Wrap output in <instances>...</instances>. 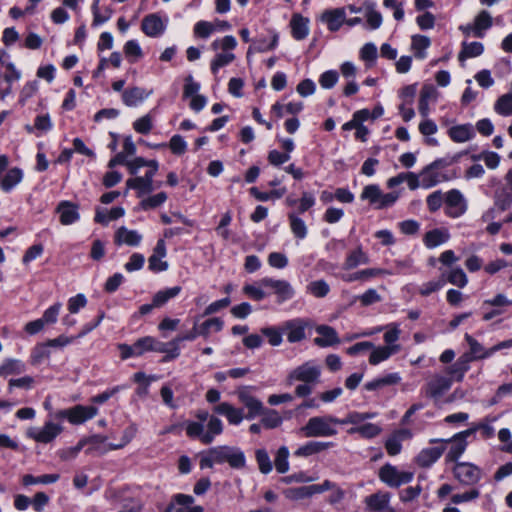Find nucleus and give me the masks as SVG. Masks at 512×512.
Segmentation results:
<instances>
[{
    "label": "nucleus",
    "instance_id": "nucleus-13",
    "mask_svg": "<svg viewBox=\"0 0 512 512\" xmlns=\"http://www.w3.org/2000/svg\"><path fill=\"white\" fill-rule=\"evenodd\" d=\"M22 73L15 64H8L7 69H0V99L13 93V84L21 79Z\"/></svg>",
    "mask_w": 512,
    "mask_h": 512
},
{
    "label": "nucleus",
    "instance_id": "nucleus-20",
    "mask_svg": "<svg viewBox=\"0 0 512 512\" xmlns=\"http://www.w3.org/2000/svg\"><path fill=\"white\" fill-rule=\"evenodd\" d=\"M79 207L77 204L70 201H61L56 211L59 214L60 223L62 225H71L79 220L80 215L78 211Z\"/></svg>",
    "mask_w": 512,
    "mask_h": 512
},
{
    "label": "nucleus",
    "instance_id": "nucleus-18",
    "mask_svg": "<svg viewBox=\"0 0 512 512\" xmlns=\"http://www.w3.org/2000/svg\"><path fill=\"white\" fill-rule=\"evenodd\" d=\"M451 385V378L436 375L426 385V396L438 399L451 388Z\"/></svg>",
    "mask_w": 512,
    "mask_h": 512
},
{
    "label": "nucleus",
    "instance_id": "nucleus-16",
    "mask_svg": "<svg viewBox=\"0 0 512 512\" xmlns=\"http://www.w3.org/2000/svg\"><path fill=\"white\" fill-rule=\"evenodd\" d=\"M346 8L326 9L320 16V21L326 24L327 29L331 32L338 31L346 21Z\"/></svg>",
    "mask_w": 512,
    "mask_h": 512
},
{
    "label": "nucleus",
    "instance_id": "nucleus-40",
    "mask_svg": "<svg viewBox=\"0 0 512 512\" xmlns=\"http://www.w3.org/2000/svg\"><path fill=\"white\" fill-rule=\"evenodd\" d=\"M59 474H44L40 476H34L32 474H25L21 478V482L24 486L36 485V484H52L59 480Z\"/></svg>",
    "mask_w": 512,
    "mask_h": 512
},
{
    "label": "nucleus",
    "instance_id": "nucleus-26",
    "mask_svg": "<svg viewBox=\"0 0 512 512\" xmlns=\"http://www.w3.org/2000/svg\"><path fill=\"white\" fill-rule=\"evenodd\" d=\"M309 20L300 14L293 15L290 26L291 33L295 40H303L309 34Z\"/></svg>",
    "mask_w": 512,
    "mask_h": 512
},
{
    "label": "nucleus",
    "instance_id": "nucleus-50",
    "mask_svg": "<svg viewBox=\"0 0 512 512\" xmlns=\"http://www.w3.org/2000/svg\"><path fill=\"white\" fill-rule=\"evenodd\" d=\"M216 31V25L212 22L200 20L193 27V35L198 39H207Z\"/></svg>",
    "mask_w": 512,
    "mask_h": 512
},
{
    "label": "nucleus",
    "instance_id": "nucleus-35",
    "mask_svg": "<svg viewBox=\"0 0 512 512\" xmlns=\"http://www.w3.org/2000/svg\"><path fill=\"white\" fill-rule=\"evenodd\" d=\"M473 23L476 28L475 37L483 38L485 32L492 27L493 19L488 11L482 10L476 15Z\"/></svg>",
    "mask_w": 512,
    "mask_h": 512
},
{
    "label": "nucleus",
    "instance_id": "nucleus-60",
    "mask_svg": "<svg viewBox=\"0 0 512 512\" xmlns=\"http://www.w3.org/2000/svg\"><path fill=\"white\" fill-rule=\"evenodd\" d=\"M261 333L267 337L268 339V342L271 346H279L283 339H282V335H283V331H282V326H280L279 328L277 327H264L261 329Z\"/></svg>",
    "mask_w": 512,
    "mask_h": 512
},
{
    "label": "nucleus",
    "instance_id": "nucleus-28",
    "mask_svg": "<svg viewBox=\"0 0 512 512\" xmlns=\"http://www.w3.org/2000/svg\"><path fill=\"white\" fill-rule=\"evenodd\" d=\"M127 189H134L137 191V196L142 197L145 194L151 193L154 190L153 181L144 176H136L126 181Z\"/></svg>",
    "mask_w": 512,
    "mask_h": 512
},
{
    "label": "nucleus",
    "instance_id": "nucleus-32",
    "mask_svg": "<svg viewBox=\"0 0 512 512\" xmlns=\"http://www.w3.org/2000/svg\"><path fill=\"white\" fill-rule=\"evenodd\" d=\"M400 381H401V377H400L399 373L394 372V373H389L383 377H380V378H377V379L367 382L364 385V388L367 391H375V390L381 389L386 386L396 385V384L400 383Z\"/></svg>",
    "mask_w": 512,
    "mask_h": 512
},
{
    "label": "nucleus",
    "instance_id": "nucleus-10",
    "mask_svg": "<svg viewBox=\"0 0 512 512\" xmlns=\"http://www.w3.org/2000/svg\"><path fill=\"white\" fill-rule=\"evenodd\" d=\"M281 326L287 341L289 343H297L306 338V329L309 326V322L303 318H294L283 322Z\"/></svg>",
    "mask_w": 512,
    "mask_h": 512
},
{
    "label": "nucleus",
    "instance_id": "nucleus-43",
    "mask_svg": "<svg viewBox=\"0 0 512 512\" xmlns=\"http://www.w3.org/2000/svg\"><path fill=\"white\" fill-rule=\"evenodd\" d=\"M484 52V46L481 42H463L462 50L458 55L459 61L467 58H474L480 56Z\"/></svg>",
    "mask_w": 512,
    "mask_h": 512
},
{
    "label": "nucleus",
    "instance_id": "nucleus-7",
    "mask_svg": "<svg viewBox=\"0 0 512 512\" xmlns=\"http://www.w3.org/2000/svg\"><path fill=\"white\" fill-rule=\"evenodd\" d=\"M378 477L387 486L397 488L410 483L413 480L414 473L410 471H400L396 466L386 463L379 469Z\"/></svg>",
    "mask_w": 512,
    "mask_h": 512
},
{
    "label": "nucleus",
    "instance_id": "nucleus-9",
    "mask_svg": "<svg viewBox=\"0 0 512 512\" xmlns=\"http://www.w3.org/2000/svg\"><path fill=\"white\" fill-rule=\"evenodd\" d=\"M454 477L463 485H474L481 479V469L469 462H456L453 467Z\"/></svg>",
    "mask_w": 512,
    "mask_h": 512
},
{
    "label": "nucleus",
    "instance_id": "nucleus-39",
    "mask_svg": "<svg viewBox=\"0 0 512 512\" xmlns=\"http://www.w3.org/2000/svg\"><path fill=\"white\" fill-rule=\"evenodd\" d=\"M382 429L380 426L373 423H366L363 425L351 427L347 432L350 435L359 434L361 437L371 439L378 436Z\"/></svg>",
    "mask_w": 512,
    "mask_h": 512
},
{
    "label": "nucleus",
    "instance_id": "nucleus-3",
    "mask_svg": "<svg viewBox=\"0 0 512 512\" xmlns=\"http://www.w3.org/2000/svg\"><path fill=\"white\" fill-rule=\"evenodd\" d=\"M336 424H339V418L334 416H314L307 421L301 431L306 437H331L338 433Z\"/></svg>",
    "mask_w": 512,
    "mask_h": 512
},
{
    "label": "nucleus",
    "instance_id": "nucleus-15",
    "mask_svg": "<svg viewBox=\"0 0 512 512\" xmlns=\"http://www.w3.org/2000/svg\"><path fill=\"white\" fill-rule=\"evenodd\" d=\"M430 444H441L446 446V444H451L450 448L446 454V462H457V460L461 457V455L465 452L467 448V441L460 440L455 435L449 439H439L433 438L429 440Z\"/></svg>",
    "mask_w": 512,
    "mask_h": 512
},
{
    "label": "nucleus",
    "instance_id": "nucleus-45",
    "mask_svg": "<svg viewBox=\"0 0 512 512\" xmlns=\"http://www.w3.org/2000/svg\"><path fill=\"white\" fill-rule=\"evenodd\" d=\"M368 263V256L362 251L361 248H357L348 254L344 263V268L350 270L356 268L360 264Z\"/></svg>",
    "mask_w": 512,
    "mask_h": 512
},
{
    "label": "nucleus",
    "instance_id": "nucleus-27",
    "mask_svg": "<svg viewBox=\"0 0 512 512\" xmlns=\"http://www.w3.org/2000/svg\"><path fill=\"white\" fill-rule=\"evenodd\" d=\"M26 364L15 358H7L0 365V377L6 378L10 375H20L26 371Z\"/></svg>",
    "mask_w": 512,
    "mask_h": 512
},
{
    "label": "nucleus",
    "instance_id": "nucleus-25",
    "mask_svg": "<svg viewBox=\"0 0 512 512\" xmlns=\"http://www.w3.org/2000/svg\"><path fill=\"white\" fill-rule=\"evenodd\" d=\"M141 240V234L136 230H129L124 226L118 228L114 235V242L119 246L123 244L128 246H138Z\"/></svg>",
    "mask_w": 512,
    "mask_h": 512
},
{
    "label": "nucleus",
    "instance_id": "nucleus-41",
    "mask_svg": "<svg viewBox=\"0 0 512 512\" xmlns=\"http://www.w3.org/2000/svg\"><path fill=\"white\" fill-rule=\"evenodd\" d=\"M278 40L279 36L277 33H273L271 41H267L265 38L256 39L253 45L249 47L247 57H249L252 51L266 52L275 49L278 45Z\"/></svg>",
    "mask_w": 512,
    "mask_h": 512
},
{
    "label": "nucleus",
    "instance_id": "nucleus-33",
    "mask_svg": "<svg viewBox=\"0 0 512 512\" xmlns=\"http://www.w3.org/2000/svg\"><path fill=\"white\" fill-rule=\"evenodd\" d=\"M149 94L150 92H146V90L143 88L133 87L123 91L122 100L125 105L133 107L144 101L149 96Z\"/></svg>",
    "mask_w": 512,
    "mask_h": 512
},
{
    "label": "nucleus",
    "instance_id": "nucleus-53",
    "mask_svg": "<svg viewBox=\"0 0 512 512\" xmlns=\"http://www.w3.org/2000/svg\"><path fill=\"white\" fill-rule=\"evenodd\" d=\"M375 416H376V413H373V412L361 413V412L353 411V412L348 413L345 418L339 419V424L340 425L353 424V425L359 426L360 423H362L368 419H372Z\"/></svg>",
    "mask_w": 512,
    "mask_h": 512
},
{
    "label": "nucleus",
    "instance_id": "nucleus-29",
    "mask_svg": "<svg viewBox=\"0 0 512 512\" xmlns=\"http://www.w3.org/2000/svg\"><path fill=\"white\" fill-rule=\"evenodd\" d=\"M401 350V346H379L372 348V352L369 356V363L371 365H377L389 359L392 355L397 354Z\"/></svg>",
    "mask_w": 512,
    "mask_h": 512
},
{
    "label": "nucleus",
    "instance_id": "nucleus-11",
    "mask_svg": "<svg viewBox=\"0 0 512 512\" xmlns=\"http://www.w3.org/2000/svg\"><path fill=\"white\" fill-rule=\"evenodd\" d=\"M445 213L451 218L462 216L467 210V203L458 189H451L445 194Z\"/></svg>",
    "mask_w": 512,
    "mask_h": 512
},
{
    "label": "nucleus",
    "instance_id": "nucleus-5",
    "mask_svg": "<svg viewBox=\"0 0 512 512\" xmlns=\"http://www.w3.org/2000/svg\"><path fill=\"white\" fill-rule=\"evenodd\" d=\"M464 338L469 345V352L463 354V356H468L469 362L489 358L497 351L512 347V338L509 340L499 342L498 344L492 346L489 349H486L480 342H478L474 337H472L468 333L465 334Z\"/></svg>",
    "mask_w": 512,
    "mask_h": 512
},
{
    "label": "nucleus",
    "instance_id": "nucleus-4",
    "mask_svg": "<svg viewBox=\"0 0 512 512\" xmlns=\"http://www.w3.org/2000/svg\"><path fill=\"white\" fill-rule=\"evenodd\" d=\"M210 449L216 464L228 463L234 469H242L246 465L245 454L238 447L220 445Z\"/></svg>",
    "mask_w": 512,
    "mask_h": 512
},
{
    "label": "nucleus",
    "instance_id": "nucleus-22",
    "mask_svg": "<svg viewBox=\"0 0 512 512\" xmlns=\"http://www.w3.org/2000/svg\"><path fill=\"white\" fill-rule=\"evenodd\" d=\"M98 414V408L95 406L75 405L70 408V423L80 425L94 418Z\"/></svg>",
    "mask_w": 512,
    "mask_h": 512
},
{
    "label": "nucleus",
    "instance_id": "nucleus-36",
    "mask_svg": "<svg viewBox=\"0 0 512 512\" xmlns=\"http://www.w3.org/2000/svg\"><path fill=\"white\" fill-rule=\"evenodd\" d=\"M390 501V494L388 492H377L366 497L365 503L375 511H381L388 507Z\"/></svg>",
    "mask_w": 512,
    "mask_h": 512
},
{
    "label": "nucleus",
    "instance_id": "nucleus-30",
    "mask_svg": "<svg viewBox=\"0 0 512 512\" xmlns=\"http://www.w3.org/2000/svg\"><path fill=\"white\" fill-rule=\"evenodd\" d=\"M333 446V442L310 441L305 445L300 446L295 451V455L300 457H308L327 450Z\"/></svg>",
    "mask_w": 512,
    "mask_h": 512
},
{
    "label": "nucleus",
    "instance_id": "nucleus-61",
    "mask_svg": "<svg viewBox=\"0 0 512 512\" xmlns=\"http://www.w3.org/2000/svg\"><path fill=\"white\" fill-rule=\"evenodd\" d=\"M307 291L317 298H323L329 293L330 287L325 280H316L308 284Z\"/></svg>",
    "mask_w": 512,
    "mask_h": 512
},
{
    "label": "nucleus",
    "instance_id": "nucleus-58",
    "mask_svg": "<svg viewBox=\"0 0 512 512\" xmlns=\"http://www.w3.org/2000/svg\"><path fill=\"white\" fill-rule=\"evenodd\" d=\"M446 281L459 288H463L467 285L468 278L462 268L456 267L449 271Z\"/></svg>",
    "mask_w": 512,
    "mask_h": 512
},
{
    "label": "nucleus",
    "instance_id": "nucleus-56",
    "mask_svg": "<svg viewBox=\"0 0 512 512\" xmlns=\"http://www.w3.org/2000/svg\"><path fill=\"white\" fill-rule=\"evenodd\" d=\"M431 42L427 36L414 35L412 36V49L415 51V57L418 59L425 58V50L430 46Z\"/></svg>",
    "mask_w": 512,
    "mask_h": 512
},
{
    "label": "nucleus",
    "instance_id": "nucleus-37",
    "mask_svg": "<svg viewBox=\"0 0 512 512\" xmlns=\"http://www.w3.org/2000/svg\"><path fill=\"white\" fill-rule=\"evenodd\" d=\"M23 178L22 170L19 168L10 169L0 181V187L3 191H11Z\"/></svg>",
    "mask_w": 512,
    "mask_h": 512
},
{
    "label": "nucleus",
    "instance_id": "nucleus-31",
    "mask_svg": "<svg viewBox=\"0 0 512 512\" xmlns=\"http://www.w3.org/2000/svg\"><path fill=\"white\" fill-rule=\"evenodd\" d=\"M450 238V234L445 229H432L426 232L423 242L429 249L435 248L443 243H446Z\"/></svg>",
    "mask_w": 512,
    "mask_h": 512
},
{
    "label": "nucleus",
    "instance_id": "nucleus-21",
    "mask_svg": "<svg viewBox=\"0 0 512 512\" xmlns=\"http://www.w3.org/2000/svg\"><path fill=\"white\" fill-rule=\"evenodd\" d=\"M319 337L314 338V344L319 347H329L340 343L336 330L328 325H319L316 327Z\"/></svg>",
    "mask_w": 512,
    "mask_h": 512
},
{
    "label": "nucleus",
    "instance_id": "nucleus-49",
    "mask_svg": "<svg viewBox=\"0 0 512 512\" xmlns=\"http://www.w3.org/2000/svg\"><path fill=\"white\" fill-rule=\"evenodd\" d=\"M381 189L377 184H370L363 188L360 195L361 200H367L375 209L380 200Z\"/></svg>",
    "mask_w": 512,
    "mask_h": 512
},
{
    "label": "nucleus",
    "instance_id": "nucleus-55",
    "mask_svg": "<svg viewBox=\"0 0 512 512\" xmlns=\"http://www.w3.org/2000/svg\"><path fill=\"white\" fill-rule=\"evenodd\" d=\"M223 328V321L220 318H210L204 321L202 324L198 325V329L200 332V336L204 338H208L211 333V330L214 332H219Z\"/></svg>",
    "mask_w": 512,
    "mask_h": 512
},
{
    "label": "nucleus",
    "instance_id": "nucleus-59",
    "mask_svg": "<svg viewBox=\"0 0 512 512\" xmlns=\"http://www.w3.org/2000/svg\"><path fill=\"white\" fill-rule=\"evenodd\" d=\"M494 109L499 115H512V95L504 94L501 97H499L494 105Z\"/></svg>",
    "mask_w": 512,
    "mask_h": 512
},
{
    "label": "nucleus",
    "instance_id": "nucleus-47",
    "mask_svg": "<svg viewBox=\"0 0 512 512\" xmlns=\"http://www.w3.org/2000/svg\"><path fill=\"white\" fill-rule=\"evenodd\" d=\"M262 416L261 423L267 429H274L279 427L282 424V417L279 413L274 409H264L263 413L260 414Z\"/></svg>",
    "mask_w": 512,
    "mask_h": 512
},
{
    "label": "nucleus",
    "instance_id": "nucleus-2",
    "mask_svg": "<svg viewBox=\"0 0 512 512\" xmlns=\"http://www.w3.org/2000/svg\"><path fill=\"white\" fill-rule=\"evenodd\" d=\"M198 421L185 423L186 435L191 439H197L204 445L211 444L215 438L223 433V423L215 415H210L206 410H199L195 414Z\"/></svg>",
    "mask_w": 512,
    "mask_h": 512
},
{
    "label": "nucleus",
    "instance_id": "nucleus-54",
    "mask_svg": "<svg viewBox=\"0 0 512 512\" xmlns=\"http://www.w3.org/2000/svg\"><path fill=\"white\" fill-rule=\"evenodd\" d=\"M289 450L286 446H281L276 453L274 464L276 471L284 474L289 470Z\"/></svg>",
    "mask_w": 512,
    "mask_h": 512
},
{
    "label": "nucleus",
    "instance_id": "nucleus-8",
    "mask_svg": "<svg viewBox=\"0 0 512 512\" xmlns=\"http://www.w3.org/2000/svg\"><path fill=\"white\" fill-rule=\"evenodd\" d=\"M167 25V17H162L160 13H150L142 19L141 31L148 37L158 38L165 33Z\"/></svg>",
    "mask_w": 512,
    "mask_h": 512
},
{
    "label": "nucleus",
    "instance_id": "nucleus-6",
    "mask_svg": "<svg viewBox=\"0 0 512 512\" xmlns=\"http://www.w3.org/2000/svg\"><path fill=\"white\" fill-rule=\"evenodd\" d=\"M321 376V368L313 361H307L292 369L286 378L287 385L295 382L317 384Z\"/></svg>",
    "mask_w": 512,
    "mask_h": 512
},
{
    "label": "nucleus",
    "instance_id": "nucleus-62",
    "mask_svg": "<svg viewBox=\"0 0 512 512\" xmlns=\"http://www.w3.org/2000/svg\"><path fill=\"white\" fill-rule=\"evenodd\" d=\"M167 200V194L165 192H159L155 195L149 196L140 202L143 210L154 209L161 206Z\"/></svg>",
    "mask_w": 512,
    "mask_h": 512
},
{
    "label": "nucleus",
    "instance_id": "nucleus-44",
    "mask_svg": "<svg viewBox=\"0 0 512 512\" xmlns=\"http://www.w3.org/2000/svg\"><path fill=\"white\" fill-rule=\"evenodd\" d=\"M288 220L293 235L298 239H304L307 236V226L305 222L293 212L288 214Z\"/></svg>",
    "mask_w": 512,
    "mask_h": 512
},
{
    "label": "nucleus",
    "instance_id": "nucleus-1",
    "mask_svg": "<svg viewBox=\"0 0 512 512\" xmlns=\"http://www.w3.org/2000/svg\"><path fill=\"white\" fill-rule=\"evenodd\" d=\"M237 396L239 401L248 409L245 416L243 409L236 408L228 402L218 403L213 407V412L225 416L228 423L235 426L239 425L244 418L251 420L263 413L265 409L263 403L249 393L248 387L238 389Z\"/></svg>",
    "mask_w": 512,
    "mask_h": 512
},
{
    "label": "nucleus",
    "instance_id": "nucleus-63",
    "mask_svg": "<svg viewBox=\"0 0 512 512\" xmlns=\"http://www.w3.org/2000/svg\"><path fill=\"white\" fill-rule=\"evenodd\" d=\"M61 307H62V304L60 302H57V303L53 304L52 306H50L49 308H47L41 317V320L43 321V323L45 325L55 324L58 320Z\"/></svg>",
    "mask_w": 512,
    "mask_h": 512
},
{
    "label": "nucleus",
    "instance_id": "nucleus-12",
    "mask_svg": "<svg viewBox=\"0 0 512 512\" xmlns=\"http://www.w3.org/2000/svg\"><path fill=\"white\" fill-rule=\"evenodd\" d=\"M63 431L60 424L47 421L42 428H31L27 435L38 443L48 444L52 442Z\"/></svg>",
    "mask_w": 512,
    "mask_h": 512
},
{
    "label": "nucleus",
    "instance_id": "nucleus-23",
    "mask_svg": "<svg viewBox=\"0 0 512 512\" xmlns=\"http://www.w3.org/2000/svg\"><path fill=\"white\" fill-rule=\"evenodd\" d=\"M447 133L450 139L456 143L467 142L472 140L476 135L475 128L470 123L452 126Z\"/></svg>",
    "mask_w": 512,
    "mask_h": 512
},
{
    "label": "nucleus",
    "instance_id": "nucleus-57",
    "mask_svg": "<svg viewBox=\"0 0 512 512\" xmlns=\"http://www.w3.org/2000/svg\"><path fill=\"white\" fill-rule=\"evenodd\" d=\"M255 459L261 473L268 474L272 471L273 465L265 449H257L255 451Z\"/></svg>",
    "mask_w": 512,
    "mask_h": 512
},
{
    "label": "nucleus",
    "instance_id": "nucleus-52",
    "mask_svg": "<svg viewBox=\"0 0 512 512\" xmlns=\"http://www.w3.org/2000/svg\"><path fill=\"white\" fill-rule=\"evenodd\" d=\"M235 60L234 53H217L211 60L210 69L211 72L216 75L220 68L229 65Z\"/></svg>",
    "mask_w": 512,
    "mask_h": 512
},
{
    "label": "nucleus",
    "instance_id": "nucleus-42",
    "mask_svg": "<svg viewBox=\"0 0 512 512\" xmlns=\"http://www.w3.org/2000/svg\"><path fill=\"white\" fill-rule=\"evenodd\" d=\"M376 4L371 1H365L364 7L366 9V21L370 29H378L382 25V15L375 10Z\"/></svg>",
    "mask_w": 512,
    "mask_h": 512
},
{
    "label": "nucleus",
    "instance_id": "nucleus-51",
    "mask_svg": "<svg viewBox=\"0 0 512 512\" xmlns=\"http://www.w3.org/2000/svg\"><path fill=\"white\" fill-rule=\"evenodd\" d=\"M265 288H266L265 286L261 285V280H259L257 282V284L245 285L243 287V292L252 300L261 301L270 295V293H268L264 290Z\"/></svg>",
    "mask_w": 512,
    "mask_h": 512
},
{
    "label": "nucleus",
    "instance_id": "nucleus-14",
    "mask_svg": "<svg viewBox=\"0 0 512 512\" xmlns=\"http://www.w3.org/2000/svg\"><path fill=\"white\" fill-rule=\"evenodd\" d=\"M261 285L272 290V292L277 296L278 303H283L292 299L295 294L294 289L286 280H276L264 277L261 279Z\"/></svg>",
    "mask_w": 512,
    "mask_h": 512
},
{
    "label": "nucleus",
    "instance_id": "nucleus-34",
    "mask_svg": "<svg viewBox=\"0 0 512 512\" xmlns=\"http://www.w3.org/2000/svg\"><path fill=\"white\" fill-rule=\"evenodd\" d=\"M469 363V357L462 355L455 363L447 368L446 372L451 376V379H455L458 382L462 381L465 373L470 368Z\"/></svg>",
    "mask_w": 512,
    "mask_h": 512
},
{
    "label": "nucleus",
    "instance_id": "nucleus-24",
    "mask_svg": "<svg viewBox=\"0 0 512 512\" xmlns=\"http://www.w3.org/2000/svg\"><path fill=\"white\" fill-rule=\"evenodd\" d=\"M388 274H390V272L382 268H367L356 271L354 273L343 275L342 279L345 282L368 281L371 278H376Z\"/></svg>",
    "mask_w": 512,
    "mask_h": 512
},
{
    "label": "nucleus",
    "instance_id": "nucleus-17",
    "mask_svg": "<svg viewBox=\"0 0 512 512\" xmlns=\"http://www.w3.org/2000/svg\"><path fill=\"white\" fill-rule=\"evenodd\" d=\"M436 164L437 163H430L421 170V187L429 189L438 185L439 183L450 180L447 175L440 173L435 169Z\"/></svg>",
    "mask_w": 512,
    "mask_h": 512
},
{
    "label": "nucleus",
    "instance_id": "nucleus-46",
    "mask_svg": "<svg viewBox=\"0 0 512 512\" xmlns=\"http://www.w3.org/2000/svg\"><path fill=\"white\" fill-rule=\"evenodd\" d=\"M237 46V40L232 35H226L222 38L215 39L211 43V49L214 51L222 50L221 53H232Z\"/></svg>",
    "mask_w": 512,
    "mask_h": 512
},
{
    "label": "nucleus",
    "instance_id": "nucleus-64",
    "mask_svg": "<svg viewBox=\"0 0 512 512\" xmlns=\"http://www.w3.org/2000/svg\"><path fill=\"white\" fill-rule=\"evenodd\" d=\"M444 276L445 275L442 274V276L439 279L432 280V281L422 284L419 289V293L422 296H429L430 294L440 290L445 285Z\"/></svg>",
    "mask_w": 512,
    "mask_h": 512
},
{
    "label": "nucleus",
    "instance_id": "nucleus-19",
    "mask_svg": "<svg viewBox=\"0 0 512 512\" xmlns=\"http://www.w3.org/2000/svg\"><path fill=\"white\" fill-rule=\"evenodd\" d=\"M446 446L441 445L422 449L416 456V463L422 468L432 466L444 453Z\"/></svg>",
    "mask_w": 512,
    "mask_h": 512
},
{
    "label": "nucleus",
    "instance_id": "nucleus-38",
    "mask_svg": "<svg viewBox=\"0 0 512 512\" xmlns=\"http://www.w3.org/2000/svg\"><path fill=\"white\" fill-rule=\"evenodd\" d=\"M181 291V286H174L160 290L153 296V305H156L157 308H160L164 306L170 299L177 297Z\"/></svg>",
    "mask_w": 512,
    "mask_h": 512
},
{
    "label": "nucleus",
    "instance_id": "nucleus-48",
    "mask_svg": "<svg viewBox=\"0 0 512 512\" xmlns=\"http://www.w3.org/2000/svg\"><path fill=\"white\" fill-rule=\"evenodd\" d=\"M284 496L289 500H301L314 495L312 485L285 489Z\"/></svg>",
    "mask_w": 512,
    "mask_h": 512
}]
</instances>
